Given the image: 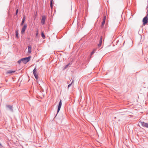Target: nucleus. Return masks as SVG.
Segmentation results:
<instances>
[{
    "label": "nucleus",
    "instance_id": "obj_1",
    "mask_svg": "<svg viewBox=\"0 0 148 148\" xmlns=\"http://www.w3.org/2000/svg\"><path fill=\"white\" fill-rule=\"evenodd\" d=\"M139 123H140L141 125L143 127H146L148 128V123H145L144 122L139 121Z\"/></svg>",
    "mask_w": 148,
    "mask_h": 148
},
{
    "label": "nucleus",
    "instance_id": "obj_2",
    "mask_svg": "<svg viewBox=\"0 0 148 148\" xmlns=\"http://www.w3.org/2000/svg\"><path fill=\"white\" fill-rule=\"evenodd\" d=\"M148 14H147L146 16L144 17L143 20V25H145L148 22Z\"/></svg>",
    "mask_w": 148,
    "mask_h": 148
},
{
    "label": "nucleus",
    "instance_id": "obj_3",
    "mask_svg": "<svg viewBox=\"0 0 148 148\" xmlns=\"http://www.w3.org/2000/svg\"><path fill=\"white\" fill-rule=\"evenodd\" d=\"M30 56H29L27 57L23 58L24 60L23 63L25 64H26L30 60Z\"/></svg>",
    "mask_w": 148,
    "mask_h": 148
},
{
    "label": "nucleus",
    "instance_id": "obj_4",
    "mask_svg": "<svg viewBox=\"0 0 148 148\" xmlns=\"http://www.w3.org/2000/svg\"><path fill=\"white\" fill-rule=\"evenodd\" d=\"M33 73L34 75V77H35V78L36 79H37L38 78V75L37 74H36L37 71L36 69V68H35L33 70Z\"/></svg>",
    "mask_w": 148,
    "mask_h": 148
},
{
    "label": "nucleus",
    "instance_id": "obj_5",
    "mask_svg": "<svg viewBox=\"0 0 148 148\" xmlns=\"http://www.w3.org/2000/svg\"><path fill=\"white\" fill-rule=\"evenodd\" d=\"M62 105V100H60L59 103L58 105V108L57 110V114L59 112L60 109L61 108V106Z\"/></svg>",
    "mask_w": 148,
    "mask_h": 148
},
{
    "label": "nucleus",
    "instance_id": "obj_6",
    "mask_svg": "<svg viewBox=\"0 0 148 148\" xmlns=\"http://www.w3.org/2000/svg\"><path fill=\"white\" fill-rule=\"evenodd\" d=\"M27 27V24H26L25 23L24 26L22 28L21 30V33L22 34H23L24 33Z\"/></svg>",
    "mask_w": 148,
    "mask_h": 148
},
{
    "label": "nucleus",
    "instance_id": "obj_7",
    "mask_svg": "<svg viewBox=\"0 0 148 148\" xmlns=\"http://www.w3.org/2000/svg\"><path fill=\"white\" fill-rule=\"evenodd\" d=\"M46 16H42V18L41 21V23L42 25H44L45 23V21Z\"/></svg>",
    "mask_w": 148,
    "mask_h": 148
},
{
    "label": "nucleus",
    "instance_id": "obj_8",
    "mask_svg": "<svg viewBox=\"0 0 148 148\" xmlns=\"http://www.w3.org/2000/svg\"><path fill=\"white\" fill-rule=\"evenodd\" d=\"M25 16H24L23 17V18L22 19V22L21 24V25L22 26V25H23L25 21Z\"/></svg>",
    "mask_w": 148,
    "mask_h": 148
},
{
    "label": "nucleus",
    "instance_id": "obj_9",
    "mask_svg": "<svg viewBox=\"0 0 148 148\" xmlns=\"http://www.w3.org/2000/svg\"><path fill=\"white\" fill-rule=\"evenodd\" d=\"M28 53H30L32 51V47L30 45H29L28 46Z\"/></svg>",
    "mask_w": 148,
    "mask_h": 148
},
{
    "label": "nucleus",
    "instance_id": "obj_10",
    "mask_svg": "<svg viewBox=\"0 0 148 148\" xmlns=\"http://www.w3.org/2000/svg\"><path fill=\"white\" fill-rule=\"evenodd\" d=\"M15 71L9 70L7 72L6 74H11L15 73Z\"/></svg>",
    "mask_w": 148,
    "mask_h": 148
},
{
    "label": "nucleus",
    "instance_id": "obj_11",
    "mask_svg": "<svg viewBox=\"0 0 148 148\" xmlns=\"http://www.w3.org/2000/svg\"><path fill=\"white\" fill-rule=\"evenodd\" d=\"M6 107L8 108L10 110H11V111L13 112V109L12 108V106L10 105H7L6 106Z\"/></svg>",
    "mask_w": 148,
    "mask_h": 148
},
{
    "label": "nucleus",
    "instance_id": "obj_12",
    "mask_svg": "<svg viewBox=\"0 0 148 148\" xmlns=\"http://www.w3.org/2000/svg\"><path fill=\"white\" fill-rule=\"evenodd\" d=\"M53 0H51L50 3V6L51 9L52 8L53 6Z\"/></svg>",
    "mask_w": 148,
    "mask_h": 148
},
{
    "label": "nucleus",
    "instance_id": "obj_13",
    "mask_svg": "<svg viewBox=\"0 0 148 148\" xmlns=\"http://www.w3.org/2000/svg\"><path fill=\"white\" fill-rule=\"evenodd\" d=\"M96 49H93V51L91 52V56L95 52V51H96Z\"/></svg>",
    "mask_w": 148,
    "mask_h": 148
},
{
    "label": "nucleus",
    "instance_id": "obj_14",
    "mask_svg": "<svg viewBox=\"0 0 148 148\" xmlns=\"http://www.w3.org/2000/svg\"><path fill=\"white\" fill-rule=\"evenodd\" d=\"M73 82H74V80H73L72 82H71V83L70 84H69L68 85V88H69V87H70L71 86V85L73 83Z\"/></svg>",
    "mask_w": 148,
    "mask_h": 148
},
{
    "label": "nucleus",
    "instance_id": "obj_15",
    "mask_svg": "<svg viewBox=\"0 0 148 148\" xmlns=\"http://www.w3.org/2000/svg\"><path fill=\"white\" fill-rule=\"evenodd\" d=\"M18 31H16V37L17 38H18Z\"/></svg>",
    "mask_w": 148,
    "mask_h": 148
},
{
    "label": "nucleus",
    "instance_id": "obj_16",
    "mask_svg": "<svg viewBox=\"0 0 148 148\" xmlns=\"http://www.w3.org/2000/svg\"><path fill=\"white\" fill-rule=\"evenodd\" d=\"M105 23V22L102 21V22L101 26L102 28L103 27V26H104V25Z\"/></svg>",
    "mask_w": 148,
    "mask_h": 148
},
{
    "label": "nucleus",
    "instance_id": "obj_17",
    "mask_svg": "<svg viewBox=\"0 0 148 148\" xmlns=\"http://www.w3.org/2000/svg\"><path fill=\"white\" fill-rule=\"evenodd\" d=\"M102 36H101L100 38L99 42L102 43Z\"/></svg>",
    "mask_w": 148,
    "mask_h": 148
},
{
    "label": "nucleus",
    "instance_id": "obj_18",
    "mask_svg": "<svg viewBox=\"0 0 148 148\" xmlns=\"http://www.w3.org/2000/svg\"><path fill=\"white\" fill-rule=\"evenodd\" d=\"M41 36L43 38H45V35H44L43 33L42 32L41 33Z\"/></svg>",
    "mask_w": 148,
    "mask_h": 148
},
{
    "label": "nucleus",
    "instance_id": "obj_19",
    "mask_svg": "<svg viewBox=\"0 0 148 148\" xmlns=\"http://www.w3.org/2000/svg\"><path fill=\"white\" fill-rule=\"evenodd\" d=\"M106 18V16H104V17H103V21H104V22H105Z\"/></svg>",
    "mask_w": 148,
    "mask_h": 148
},
{
    "label": "nucleus",
    "instance_id": "obj_20",
    "mask_svg": "<svg viewBox=\"0 0 148 148\" xmlns=\"http://www.w3.org/2000/svg\"><path fill=\"white\" fill-rule=\"evenodd\" d=\"M18 12V9H17L16 10V13H15V15H17V14Z\"/></svg>",
    "mask_w": 148,
    "mask_h": 148
},
{
    "label": "nucleus",
    "instance_id": "obj_21",
    "mask_svg": "<svg viewBox=\"0 0 148 148\" xmlns=\"http://www.w3.org/2000/svg\"><path fill=\"white\" fill-rule=\"evenodd\" d=\"M68 65H67V64L66 65L64 68L63 69L64 70L66 69L68 67Z\"/></svg>",
    "mask_w": 148,
    "mask_h": 148
},
{
    "label": "nucleus",
    "instance_id": "obj_22",
    "mask_svg": "<svg viewBox=\"0 0 148 148\" xmlns=\"http://www.w3.org/2000/svg\"><path fill=\"white\" fill-rule=\"evenodd\" d=\"M72 64V62H70L67 65H68V66H70Z\"/></svg>",
    "mask_w": 148,
    "mask_h": 148
},
{
    "label": "nucleus",
    "instance_id": "obj_23",
    "mask_svg": "<svg viewBox=\"0 0 148 148\" xmlns=\"http://www.w3.org/2000/svg\"><path fill=\"white\" fill-rule=\"evenodd\" d=\"M72 64V62H70L67 65H68V66H70Z\"/></svg>",
    "mask_w": 148,
    "mask_h": 148
},
{
    "label": "nucleus",
    "instance_id": "obj_24",
    "mask_svg": "<svg viewBox=\"0 0 148 148\" xmlns=\"http://www.w3.org/2000/svg\"><path fill=\"white\" fill-rule=\"evenodd\" d=\"M102 43L99 42V44H98V46L99 47H100V46H101Z\"/></svg>",
    "mask_w": 148,
    "mask_h": 148
},
{
    "label": "nucleus",
    "instance_id": "obj_25",
    "mask_svg": "<svg viewBox=\"0 0 148 148\" xmlns=\"http://www.w3.org/2000/svg\"><path fill=\"white\" fill-rule=\"evenodd\" d=\"M21 61L20 60H18V62H17L18 63V64H20V63H21Z\"/></svg>",
    "mask_w": 148,
    "mask_h": 148
},
{
    "label": "nucleus",
    "instance_id": "obj_26",
    "mask_svg": "<svg viewBox=\"0 0 148 148\" xmlns=\"http://www.w3.org/2000/svg\"><path fill=\"white\" fill-rule=\"evenodd\" d=\"M20 60L21 61V62H22L23 63V58H22L21 59H20Z\"/></svg>",
    "mask_w": 148,
    "mask_h": 148
},
{
    "label": "nucleus",
    "instance_id": "obj_27",
    "mask_svg": "<svg viewBox=\"0 0 148 148\" xmlns=\"http://www.w3.org/2000/svg\"><path fill=\"white\" fill-rule=\"evenodd\" d=\"M38 36V32L36 34V37H37Z\"/></svg>",
    "mask_w": 148,
    "mask_h": 148
},
{
    "label": "nucleus",
    "instance_id": "obj_28",
    "mask_svg": "<svg viewBox=\"0 0 148 148\" xmlns=\"http://www.w3.org/2000/svg\"><path fill=\"white\" fill-rule=\"evenodd\" d=\"M1 146V144L0 143V146Z\"/></svg>",
    "mask_w": 148,
    "mask_h": 148
}]
</instances>
